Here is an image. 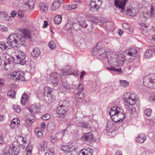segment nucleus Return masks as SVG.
Returning a JSON list of instances; mask_svg holds the SVG:
<instances>
[{"mask_svg": "<svg viewBox=\"0 0 155 155\" xmlns=\"http://www.w3.org/2000/svg\"><path fill=\"white\" fill-rule=\"evenodd\" d=\"M109 114L111 119L115 122H122L125 117V112L117 106L112 107Z\"/></svg>", "mask_w": 155, "mask_h": 155, "instance_id": "obj_1", "label": "nucleus"}, {"mask_svg": "<svg viewBox=\"0 0 155 155\" xmlns=\"http://www.w3.org/2000/svg\"><path fill=\"white\" fill-rule=\"evenodd\" d=\"M105 43L103 41L99 42L95 47L93 48L92 53L93 56H98L99 55H105V48L104 45Z\"/></svg>", "mask_w": 155, "mask_h": 155, "instance_id": "obj_2", "label": "nucleus"}, {"mask_svg": "<svg viewBox=\"0 0 155 155\" xmlns=\"http://www.w3.org/2000/svg\"><path fill=\"white\" fill-rule=\"evenodd\" d=\"M17 142L22 146V148L24 149L25 148V151L27 152L26 155H31L32 147L31 145L27 144L26 139L21 136H19L17 139Z\"/></svg>", "mask_w": 155, "mask_h": 155, "instance_id": "obj_3", "label": "nucleus"}, {"mask_svg": "<svg viewBox=\"0 0 155 155\" xmlns=\"http://www.w3.org/2000/svg\"><path fill=\"white\" fill-rule=\"evenodd\" d=\"M123 98L125 102L131 105L135 104L138 99V98L135 94H131L130 92L124 94L123 96Z\"/></svg>", "mask_w": 155, "mask_h": 155, "instance_id": "obj_4", "label": "nucleus"}, {"mask_svg": "<svg viewBox=\"0 0 155 155\" xmlns=\"http://www.w3.org/2000/svg\"><path fill=\"white\" fill-rule=\"evenodd\" d=\"M8 76L11 79L16 80L23 81L25 80V74L23 72L21 71H15L11 72L9 74Z\"/></svg>", "mask_w": 155, "mask_h": 155, "instance_id": "obj_5", "label": "nucleus"}, {"mask_svg": "<svg viewBox=\"0 0 155 155\" xmlns=\"http://www.w3.org/2000/svg\"><path fill=\"white\" fill-rule=\"evenodd\" d=\"M89 24L90 25L88 26L89 28L88 29V31L89 32L92 30V26L91 23L88 20H83L78 23H74L73 24V26L74 29L77 30L78 29H81V28H80V27H77V26H80L81 27L86 28L87 27Z\"/></svg>", "mask_w": 155, "mask_h": 155, "instance_id": "obj_6", "label": "nucleus"}, {"mask_svg": "<svg viewBox=\"0 0 155 155\" xmlns=\"http://www.w3.org/2000/svg\"><path fill=\"white\" fill-rule=\"evenodd\" d=\"M102 0H90L89 8L92 12L98 11L101 8Z\"/></svg>", "mask_w": 155, "mask_h": 155, "instance_id": "obj_7", "label": "nucleus"}, {"mask_svg": "<svg viewBox=\"0 0 155 155\" xmlns=\"http://www.w3.org/2000/svg\"><path fill=\"white\" fill-rule=\"evenodd\" d=\"M61 76L59 73L53 72L50 75V78L48 79V81H50L52 84L54 86L58 85V81L61 79Z\"/></svg>", "mask_w": 155, "mask_h": 155, "instance_id": "obj_8", "label": "nucleus"}, {"mask_svg": "<svg viewBox=\"0 0 155 155\" xmlns=\"http://www.w3.org/2000/svg\"><path fill=\"white\" fill-rule=\"evenodd\" d=\"M155 83V75L152 74L144 77L143 84L146 87L151 88L153 87V84Z\"/></svg>", "mask_w": 155, "mask_h": 155, "instance_id": "obj_9", "label": "nucleus"}, {"mask_svg": "<svg viewBox=\"0 0 155 155\" xmlns=\"http://www.w3.org/2000/svg\"><path fill=\"white\" fill-rule=\"evenodd\" d=\"M109 60H108V63L110 65V68L107 67V69L108 70H110L114 71L116 72H119L121 71V68L117 69L115 68L116 66H118L117 62L115 61L116 58H113L112 60L111 58H108Z\"/></svg>", "mask_w": 155, "mask_h": 155, "instance_id": "obj_10", "label": "nucleus"}, {"mask_svg": "<svg viewBox=\"0 0 155 155\" xmlns=\"http://www.w3.org/2000/svg\"><path fill=\"white\" fill-rule=\"evenodd\" d=\"M127 55L129 56V59L132 61L135 58L137 55V50L135 47H131L126 51Z\"/></svg>", "mask_w": 155, "mask_h": 155, "instance_id": "obj_11", "label": "nucleus"}, {"mask_svg": "<svg viewBox=\"0 0 155 155\" xmlns=\"http://www.w3.org/2000/svg\"><path fill=\"white\" fill-rule=\"evenodd\" d=\"M17 54L16 56L17 63L22 65L24 64L26 61L25 59L26 55L24 52L20 50L17 51Z\"/></svg>", "mask_w": 155, "mask_h": 155, "instance_id": "obj_12", "label": "nucleus"}, {"mask_svg": "<svg viewBox=\"0 0 155 155\" xmlns=\"http://www.w3.org/2000/svg\"><path fill=\"white\" fill-rule=\"evenodd\" d=\"M65 107L62 105L58 107L57 112L56 114V117L63 118L66 114V111L65 110Z\"/></svg>", "mask_w": 155, "mask_h": 155, "instance_id": "obj_13", "label": "nucleus"}, {"mask_svg": "<svg viewBox=\"0 0 155 155\" xmlns=\"http://www.w3.org/2000/svg\"><path fill=\"white\" fill-rule=\"evenodd\" d=\"M128 0H115L114 5L123 11L125 9L126 2Z\"/></svg>", "mask_w": 155, "mask_h": 155, "instance_id": "obj_14", "label": "nucleus"}, {"mask_svg": "<svg viewBox=\"0 0 155 155\" xmlns=\"http://www.w3.org/2000/svg\"><path fill=\"white\" fill-rule=\"evenodd\" d=\"M96 57L98 58L100 60H105L106 61H107L108 62V60H109L108 58H111V60H112L113 58H115V57H116V56H115L114 54L112 53L109 54L108 52H105V55H102V54H101L99 55L98 56Z\"/></svg>", "mask_w": 155, "mask_h": 155, "instance_id": "obj_15", "label": "nucleus"}, {"mask_svg": "<svg viewBox=\"0 0 155 155\" xmlns=\"http://www.w3.org/2000/svg\"><path fill=\"white\" fill-rule=\"evenodd\" d=\"M38 106L37 104H31L30 106V107L28 108L26 110L27 112L29 113V114L32 116L33 113L37 114L38 112Z\"/></svg>", "mask_w": 155, "mask_h": 155, "instance_id": "obj_16", "label": "nucleus"}, {"mask_svg": "<svg viewBox=\"0 0 155 155\" xmlns=\"http://www.w3.org/2000/svg\"><path fill=\"white\" fill-rule=\"evenodd\" d=\"M93 136L92 133L89 132L85 134L83 136V138H84L87 141H88L90 142H94V140Z\"/></svg>", "mask_w": 155, "mask_h": 155, "instance_id": "obj_17", "label": "nucleus"}, {"mask_svg": "<svg viewBox=\"0 0 155 155\" xmlns=\"http://www.w3.org/2000/svg\"><path fill=\"white\" fill-rule=\"evenodd\" d=\"M115 126L113 122L109 121L107 123L106 130L107 133L112 132L115 129Z\"/></svg>", "mask_w": 155, "mask_h": 155, "instance_id": "obj_18", "label": "nucleus"}, {"mask_svg": "<svg viewBox=\"0 0 155 155\" xmlns=\"http://www.w3.org/2000/svg\"><path fill=\"white\" fill-rule=\"evenodd\" d=\"M93 150L90 148L84 149L81 150L78 155H93Z\"/></svg>", "mask_w": 155, "mask_h": 155, "instance_id": "obj_19", "label": "nucleus"}, {"mask_svg": "<svg viewBox=\"0 0 155 155\" xmlns=\"http://www.w3.org/2000/svg\"><path fill=\"white\" fill-rule=\"evenodd\" d=\"M39 11L42 13H45L48 11V7L46 4L43 2L39 3Z\"/></svg>", "mask_w": 155, "mask_h": 155, "instance_id": "obj_20", "label": "nucleus"}, {"mask_svg": "<svg viewBox=\"0 0 155 155\" xmlns=\"http://www.w3.org/2000/svg\"><path fill=\"white\" fill-rule=\"evenodd\" d=\"M147 136L143 134H139L136 139V142L140 143H143L146 139Z\"/></svg>", "mask_w": 155, "mask_h": 155, "instance_id": "obj_21", "label": "nucleus"}, {"mask_svg": "<svg viewBox=\"0 0 155 155\" xmlns=\"http://www.w3.org/2000/svg\"><path fill=\"white\" fill-rule=\"evenodd\" d=\"M72 67L71 66L68 65L66 67L65 69L61 70V71L64 75H71L72 72Z\"/></svg>", "mask_w": 155, "mask_h": 155, "instance_id": "obj_22", "label": "nucleus"}, {"mask_svg": "<svg viewBox=\"0 0 155 155\" xmlns=\"http://www.w3.org/2000/svg\"><path fill=\"white\" fill-rule=\"evenodd\" d=\"M10 41H8V46L10 47L15 48L18 46V43L17 39H9Z\"/></svg>", "mask_w": 155, "mask_h": 155, "instance_id": "obj_23", "label": "nucleus"}, {"mask_svg": "<svg viewBox=\"0 0 155 155\" xmlns=\"http://www.w3.org/2000/svg\"><path fill=\"white\" fill-rule=\"evenodd\" d=\"M53 90L52 88L49 87H45L44 91V95L47 97L49 95L51 94Z\"/></svg>", "mask_w": 155, "mask_h": 155, "instance_id": "obj_24", "label": "nucleus"}, {"mask_svg": "<svg viewBox=\"0 0 155 155\" xmlns=\"http://www.w3.org/2000/svg\"><path fill=\"white\" fill-rule=\"evenodd\" d=\"M20 123V121L17 118H14L11 121L10 126L12 128L17 126Z\"/></svg>", "mask_w": 155, "mask_h": 155, "instance_id": "obj_25", "label": "nucleus"}, {"mask_svg": "<svg viewBox=\"0 0 155 155\" xmlns=\"http://www.w3.org/2000/svg\"><path fill=\"white\" fill-rule=\"evenodd\" d=\"M28 95L26 94H23L21 99V103L22 105H25L28 102Z\"/></svg>", "mask_w": 155, "mask_h": 155, "instance_id": "obj_26", "label": "nucleus"}, {"mask_svg": "<svg viewBox=\"0 0 155 155\" xmlns=\"http://www.w3.org/2000/svg\"><path fill=\"white\" fill-rule=\"evenodd\" d=\"M22 35L24 39H28L31 38L29 30L27 29L23 30Z\"/></svg>", "mask_w": 155, "mask_h": 155, "instance_id": "obj_27", "label": "nucleus"}, {"mask_svg": "<svg viewBox=\"0 0 155 155\" xmlns=\"http://www.w3.org/2000/svg\"><path fill=\"white\" fill-rule=\"evenodd\" d=\"M124 55L121 54H118L117 56V59H116L115 61L116 62H117V65L119 63H120L121 64H123L124 61Z\"/></svg>", "mask_w": 155, "mask_h": 155, "instance_id": "obj_28", "label": "nucleus"}, {"mask_svg": "<svg viewBox=\"0 0 155 155\" xmlns=\"http://www.w3.org/2000/svg\"><path fill=\"white\" fill-rule=\"evenodd\" d=\"M62 20V16L61 15H56L54 18V21L55 23L57 24H60Z\"/></svg>", "mask_w": 155, "mask_h": 155, "instance_id": "obj_29", "label": "nucleus"}, {"mask_svg": "<svg viewBox=\"0 0 155 155\" xmlns=\"http://www.w3.org/2000/svg\"><path fill=\"white\" fill-rule=\"evenodd\" d=\"M21 35L19 33H13L11 34L7 39H21Z\"/></svg>", "mask_w": 155, "mask_h": 155, "instance_id": "obj_30", "label": "nucleus"}, {"mask_svg": "<svg viewBox=\"0 0 155 155\" xmlns=\"http://www.w3.org/2000/svg\"><path fill=\"white\" fill-rule=\"evenodd\" d=\"M60 6V3L58 2H54L52 5L51 9L52 11H54L58 9Z\"/></svg>", "mask_w": 155, "mask_h": 155, "instance_id": "obj_31", "label": "nucleus"}, {"mask_svg": "<svg viewBox=\"0 0 155 155\" xmlns=\"http://www.w3.org/2000/svg\"><path fill=\"white\" fill-rule=\"evenodd\" d=\"M153 54L152 49H150L147 50L144 53L145 58H148L151 57Z\"/></svg>", "mask_w": 155, "mask_h": 155, "instance_id": "obj_32", "label": "nucleus"}, {"mask_svg": "<svg viewBox=\"0 0 155 155\" xmlns=\"http://www.w3.org/2000/svg\"><path fill=\"white\" fill-rule=\"evenodd\" d=\"M39 49L37 48H35L33 49L32 51L31 52L32 56L34 57H37L39 56Z\"/></svg>", "mask_w": 155, "mask_h": 155, "instance_id": "obj_33", "label": "nucleus"}, {"mask_svg": "<svg viewBox=\"0 0 155 155\" xmlns=\"http://www.w3.org/2000/svg\"><path fill=\"white\" fill-rule=\"evenodd\" d=\"M47 147V144L45 143V141H44L41 143L40 145L39 146V150L41 149L40 150L41 151H44Z\"/></svg>", "mask_w": 155, "mask_h": 155, "instance_id": "obj_34", "label": "nucleus"}, {"mask_svg": "<svg viewBox=\"0 0 155 155\" xmlns=\"http://www.w3.org/2000/svg\"><path fill=\"white\" fill-rule=\"evenodd\" d=\"M75 94V97L77 99H80L82 101H83L85 97V94L83 93V92H79L78 94Z\"/></svg>", "mask_w": 155, "mask_h": 155, "instance_id": "obj_35", "label": "nucleus"}, {"mask_svg": "<svg viewBox=\"0 0 155 155\" xmlns=\"http://www.w3.org/2000/svg\"><path fill=\"white\" fill-rule=\"evenodd\" d=\"M83 88L82 84L80 83L74 91L75 94H78L79 92H83Z\"/></svg>", "mask_w": 155, "mask_h": 155, "instance_id": "obj_36", "label": "nucleus"}, {"mask_svg": "<svg viewBox=\"0 0 155 155\" xmlns=\"http://www.w3.org/2000/svg\"><path fill=\"white\" fill-rule=\"evenodd\" d=\"M27 4L29 9L31 10L33 9L34 7V2L33 0H28Z\"/></svg>", "mask_w": 155, "mask_h": 155, "instance_id": "obj_37", "label": "nucleus"}, {"mask_svg": "<svg viewBox=\"0 0 155 155\" xmlns=\"http://www.w3.org/2000/svg\"><path fill=\"white\" fill-rule=\"evenodd\" d=\"M55 127V124L53 122H51L48 124L47 126L48 130L49 132H51L54 129Z\"/></svg>", "mask_w": 155, "mask_h": 155, "instance_id": "obj_38", "label": "nucleus"}, {"mask_svg": "<svg viewBox=\"0 0 155 155\" xmlns=\"http://www.w3.org/2000/svg\"><path fill=\"white\" fill-rule=\"evenodd\" d=\"M8 42H6V43L3 41L1 42H0V48L3 50L5 49L8 47Z\"/></svg>", "mask_w": 155, "mask_h": 155, "instance_id": "obj_39", "label": "nucleus"}, {"mask_svg": "<svg viewBox=\"0 0 155 155\" xmlns=\"http://www.w3.org/2000/svg\"><path fill=\"white\" fill-rule=\"evenodd\" d=\"M15 95V91L14 90H11L8 91V96L11 98H14Z\"/></svg>", "mask_w": 155, "mask_h": 155, "instance_id": "obj_40", "label": "nucleus"}, {"mask_svg": "<svg viewBox=\"0 0 155 155\" xmlns=\"http://www.w3.org/2000/svg\"><path fill=\"white\" fill-rule=\"evenodd\" d=\"M47 98H46L45 99L46 100H47L48 99L49 103H52L55 100V96L54 95H52V94L47 96Z\"/></svg>", "mask_w": 155, "mask_h": 155, "instance_id": "obj_41", "label": "nucleus"}, {"mask_svg": "<svg viewBox=\"0 0 155 155\" xmlns=\"http://www.w3.org/2000/svg\"><path fill=\"white\" fill-rule=\"evenodd\" d=\"M29 115L30 114H28L26 115L27 118L26 119V122L28 125L30 126L32 124L33 121V119L30 118L29 116Z\"/></svg>", "mask_w": 155, "mask_h": 155, "instance_id": "obj_42", "label": "nucleus"}, {"mask_svg": "<svg viewBox=\"0 0 155 155\" xmlns=\"http://www.w3.org/2000/svg\"><path fill=\"white\" fill-rule=\"evenodd\" d=\"M61 150L65 152L66 153H68L70 152V147L67 146H63L61 147Z\"/></svg>", "mask_w": 155, "mask_h": 155, "instance_id": "obj_43", "label": "nucleus"}, {"mask_svg": "<svg viewBox=\"0 0 155 155\" xmlns=\"http://www.w3.org/2000/svg\"><path fill=\"white\" fill-rule=\"evenodd\" d=\"M120 86L126 87H127L129 85V82L125 80H120Z\"/></svg>", "mask_w": 155, "mask_h": 155, "instance_id": "obj_44", "label": "nucleus"}, {"mask_svg": "<svg viewBox=\"0 0 155 155\" xmlns=\"http://www.w3.org/2000/svg\"><path fill=\"white\" fill-rule=\"evenodd\" d=\"M2 15L5 20L9 21L11 20V18L10 15H8L7 13L6 12H3Z\"/></svg>", "mask_w": 155, "mask_h": 155, "instance_id": "obj_45", "label": "nucleus"}, {"mask_svg": "<svg viewBox=\"0 0 155 155\" xmlns=\"http://www.w3.org/2000/svg\"><path fill=\"white\" fill-rule=\"evenodd\" d=\"M71 150L70 152L69 153H70L71 154H75L77 153V148L75 147H74L72 146L70 147Z\"/></svg>", "mask_w": 155, "mask_h": 155, "instance_id": "obj_46", "label": "nucleus"}, {"mask_svg": "<svg viewBox=\"0 0 155 155\" xmlns=\"http://www.w3.org/2000/svg\"><path fill=\"white\" fill-rule=\"evenodd\" d=\"M18 43V46H20V45H23L25 46L26 45V43L24 39H17Z\"/></svg>", "mask_w": 155, "mask_h": 155, "instance_id": "obj_47", "label": "nucleus"}, {"mask_svg": "<svg viewBox=\"0 0 155 155\" xmlns=\"http://www.w3.org/2000/svg\"><path fill=\"white\" fill-rule=\"evenodd\" d=\"M50 48L52 50L54 49L56 47L55 43L53 41H50L48 44Z\"/></svg>", "mask_w": 155, "mask_h": 155, "instance_id": "obj_48", "label": "nucleus"}, {"mask_svg": "<svg viewBox=\"0 0 155 155\" xmlns=\"http://www.w3.org/2000/svg\"><path fill=\"white\" fill-rule=\"evenodd\" d=\"M50 117L51 116L49 114H46L44 115L41 117V119L43 120H48L50 118Z\"/></svg>", "mask_w": 155, "mask_h": 155, "instance_id": "obj_49", "label": "nucleus"}, {"mask_svg": "<svg viewBox=\"0 0 155 155\" xmlns=\"http://www.w3.org/2000/svg\"><path fill=\"white\" fill-rule=\"evenodd\" d=\"M144 113L147 116H150L151 113V110L150 108L146 109L144 110Z\"/></svg>", "mask_w": 155, "mask_h": 155, "instance_id": "obj_50", "label": "nucleus"}, {"mask_svg": "<svg viewBox=\"0 0 155 155\" xmlns=\"http://www.w3.org/2000/svg\"><path fill=\"white\" fill-rule=\"evenodd\" d=\"M13 109L16 112L18 113H19L21 110L19 106L18 105H14L13 107Z\"/></svg>", "mask_w": 155, "mask_h": 155, "instance_id": "obj_51", "label": "nucleus"}, {"mask_svg": "<svg viewBox=\"0 0 155 155\" xmlns=\"http://www.w3.org/2000/svg\"><path fill=\"white\" fill-rule=\"evenodd\" d=\"M50 140L52 143H54L58 141V139L54 136H51L50 137Z\"/></svg>", "mask_w": 155, "mask_h": 155, "instance_id": "obj_52", "label": "nucleus"}, {"mask_svg": "<svg viewBox=\"0 0 155 155\" xmlns=\"http://www.w3.org/2000/svg\"><path fill=\"white\" fill-rule=\"evenodd\" d=\"M88 124L87 123L85 122L80 123L78 124V126L79 127H87Z\"/></svg>", "mask_w": 155, "mask_h": 155, "instance_id": "obj_53", "label": "nucleus"}, {"mask_svg": "<svg viewBox=\"0 0 155 155\" xmlns=\"http://www.w3.org/2000/svg\"><path fill=\"white\" fill-rule=\"evenodd\" d=\"M122 27L124 28L125 29H129L130 28V25L127 23H124L122 25Z\"/></svg>", "mask_w": 155, "mask_h": 155, "instance_id": "obj_54", "label": "nucleus"}, {"mask_svg": "<svg viewBox=\"0 0 155 155\" xmlns=\"http://www.w3.org/2000/svg\"><path fill=\"white\" fill-rule=\"evenodd\" d=\"M0 30L2 31H7V28L5 26L0 25Z\"/></svg>", "mask_w": 155, "mask_h": 155, "instance_id": "obj_55", "label": "nucleus"}, {"mask_svg": "<svg viewBox=\"0 0 155 155\" xmlns=\"http://www.w3.org/2000/svg\"><path fill=\"white\" fill-rule=\"evenodd\" d=\"M5 143L4 139L2 135H0V144H2Z\"/></svg>", "mask_w": 155, "mask_h": 155, "instance_id": "obj_56", "label": "nucleus"}, {"mask_svg": "<svg viewBox=\"0 0 155 155\" xmlns=\"http://www.w3.org/2000/svg\"><path fill=\"white\" fill-rule=\"evenodd\" d=\"M91 21L95 24H97L98 22V20L97 18H91Z\"/></svg>", "mask_w": 155, "mask_h": 155, "instance_id": "obj_57", "label": "nucleus"}, {"mask_svg": "<svg viewBox=\"0 0 155 155\" xmlns=\"http://www.w3.org/2000/svg\"><path fill=\"white\" fill-rule=\"evenodd\" d=\"M18 15L19 17L21 18L23 16V15L22 14V12L21 11H18L17 12Z\"/></svg>", "mask_w": 155, "mask_h": 155, "instance_id": "obj_58", "label": "nucleus"}, {"mask_svg": "<svg viewBox=\"0 0 155 155\" xmlns=\"http://www.w3.org/2000/svg\"><path fill=\"white\" fill-rule=\"evenodd\" d=\"M64 8L66 10H72L71 5L65 6Z\"/></svg>", "mask_w": 155, "mask_h": 155, "instance_id": "obj_59", "label": "nucleus"}, {"mask_svg": "<svg viewBox=\"0 0 155 155\" xmlns=\"http://www.w3.org/2000/svg\"><path fill=\"white\" fill-rule=\"evenodd\" d=\"M48 25V23L47 21H44V25L43 26V27L44 28H46L47 27Z\"/></svg>", "mask_w": 155, "mask_h": 155, "instance_id": "obj_60", "label": "nucleus"}, {"mask_svg": "<svg viewBox=\"0 0 155 155\" xmlns=\"http://www.w3.org/2000/svg\"><path fill=\"white\" fill-rule=\"evenodd\" d=\"M17 14L16 12L15 11H12L11 13V16L13 18L15 17Z\"/></svg>", "mask_w": 155, "mask_h": 155, "instance_id": "obj_61", "label": "nucleus"}, {"mask_svg": "<svg viewBox=\"0 0 155 155\" xmlns=\"http://www.w3.org/2000/svg\"><path fill=\"white\" fill-rule=\"evenodd\" d=\"M71 75H74L75 76H78L79 75V73L77 72L76 71H72V72L71 73Z\"/></svg>", "mask_w": 155, "mask_h": 155, "instance_id": "obj_62", "label": "nucleus"}, {"mask_svg": "<svg viewBox=\"0 0 155 155\" xmlns=\"http://www.w3.org/2000/svg\"><path fill=\"white\" fill-rule=\"evenodd\" d=\"M72 9H75L78 7V5L76 4L71 5Z\"/></svg>", "mask_w": 155, "mask_h": 155, "instance_id": "obj_63", "label": "nucleus"}, {"mask_svg": "<svg viewBox=\"0 0 155 155\" xmlns=\"http://www.w3.org/2000/svg\"><path fill=\"white\" fill-rule=\"evenodd\" d=\"M154 12V8L152 6H151V9H150V14L151 15H153Z\"/></svg>", "mask_w": 155, "mask_h": 155, "instance_id": "obj_64", "label": "nucleus"}]
</instances>
